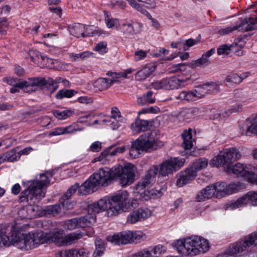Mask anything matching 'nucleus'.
<instances>
[{
    "instance_id": "obj_20",
    "label": "nucleus",
    "mask_w": 257,
    "mask_h": 257,
    "mask_svg": "<svg viewBox=\"0 0 257 257\" xmlns=\"http://www.w3.org/2000/svg\"><path fill=\"white\" fill-rule=\"evenodd\" d=\"M24 237L28 250L37 247L45 241L42 232L29 233L24 235Z\"/></svg>"
},
{
    "instance_id": "obj_37",
    "label": "nucleus",
    "mask_w": 257,
    "mask_h": 257,
    "mask_svg": "<svg viewBox=\"0 0 257 257\" xmlns=\"http://www.w3.org/2000/svg\"><path fill=\"white\" fill-rule=\"evenodd\" d=\"M210 64V61L207 58L205 55H202V57L196 60L192 61L189 66L192 68H195L201 66H207Z\"/></svg>"
},
{
    "instance_id": "obj_59",
    "label": "nucleus",
    "mask_w": 257,
    "mask_h": 257,
    "mask_svg": "<svg viewBox=\"0 0 257 257\" xmlns=\"http://www.w3.org/2000/svg\"><path fill=\"white\" fill-rule=\"evenodd\" d=\"M231 113H230V111H229V109L228 110L224 111L222 112L216 111L214 113V118L215 119H221L222 118L228 117Z\"/></svg>"
},
{
    "instance_id": "obj_23",
    "label": "nucleus",
    "mask_w": 257,
    "mask_h": 257,
    "mask_svg": "<svg viewBox=\"0 0 257 257\" xmlns=\"http://www.w3.org/2000/svg\"><path fill=\"white\" fill-rule=\"evenodd\" d=\"M130 231H123L115 233L107 237L108 241L115 245H120L131 243Z\"/></svg>"
},
{
    "instance_id": "obj_8",
    "label": "nucleus",
    "mask_w": 257,
    "mask_h": 257,
    "mask_svg": "<svg viewBox=\"0 0 257 257\" xmlns=\"http://www.w3.org/2000/svg\"><path fill=\"white\" fill-rule=\"evenodd\" d=\"M136 170V167L130 163L123 167L120 165L114 167L115 179H119L121 186L129 185L135 181Z\"/></svg>"
},
{
    "instance_id": "obj_16",
    "label": "nucleus",
    "mask_w": 257,
    "mask_h": 257,
    "mask_svg": "<svg viewBox=\"0 0 257 257\" xmlns=\"http://www.w3.org/2000/svg\"><path fill=\"white\" fill-rule=\"evenodd\" d=\"M250 202L253 206H257V191H249L232 202L230 205L231 209L242 207Z\"/></svg>"
},
{
    "instance_id": "obj_58",
    "label": "nucleus",
    "mask_w": 257,
    "mask_h": 257,
    "mask_svg": "<svg viewBox=\"0 0 257 257\" xmlns=\"http://www.w3.org/2000/svg\"><path fill=\"white\" fill-rule=\"evenodd\" d=\"M234 96L236 98L242 100L246 97L247 93L243 89H237L234 90Z\"/></svg>"
},
{
    "instance_id": "obj_18",
    "label": "nucleus",
    "mask_w": 257,
    "mask_h": 257,
    "mask_svg": "<svg viewBox=\"0 0 257 257\" xmlns=\"http://www.w3.org/2000/svg\"><path fill=\"white\" fill-rule=\"evenodd\" d=\"M215 192V196L217 198H221L228 194H231L237 189L236 185H227L225 182H216L212 184Z\"/></svg>"
},
{
    "instance_id": "obj_40",
    "label": "nucleus",
    "mask_w": 257,
    "mask_h": 257,
    "mask_svg": "<svg viewBox=\"0 0 257 257\" xmlns=\"http://www.w3.org/2000/svg\"><path fill=\"white\" fill-rule=\"evenodd\" d=\"M76 93H77V91L73 89H62L57 92L56 97L57 99H59L64 97L70 98Z\"/></svg>"
},
{
    "instance_id": "obj_49",
    "label": "nucleus",
    "mask_w": 257,
    "mask_h": 257,
    "mask_svg": "<svg viewBox=\"0 0 257 257\" xmlns=\"http://www.w3.org/2000/svg\"><path fill=\"white\" fill-rule=\"evenodd\" d=\"M108 118V119H104L102 120L103 123H110L109 125L111 126V128L113 130H117L118 127H119L121 125L120 123L122 122L123 120H121V118Z\"/></svg>"
},
{
    "instance_id": "obj_12",
    "label": "nucleus",
    "mask_w": 257,
    "mask_h": 257,
    "mask_svg": "<svg viewBox=\"0 0 257 257\" xmlns=\"http://www.w3.org/2000/svg\"><path fill=\"white\" fill-rule=\"evenodd\" d=\"M185 83L184 80H180L176 77H172L156 81L152 83L151 86L152 88L156 90H171L184 86Z\"/></svg>"
},
{
    "instance_id": "obj_24",
    "label": "nucleus",
    "mask_w": 257,
    "mask_h": 257,
    "mask_svg": "<svg viewBox=\"0 0 257 257\" xmlns=\"http://www.w3.org/2000/svg\"><path fill=\"white\" fill-rule=\"evenodd\" d=\"M143 26L140 22L126 23L122 25L121 29L123 34L130 36L140 33Z\"/></svg>"
},
{
    "instance_id": "obj_48",
    "label": "nucleus",
    "mask_w": 257,
    "mask_h": 257,
    "mask_svg": "<svg viewBox=\"0 0 257 257\" xmlns=\"http://www.w3.org/2000/svg\"><path fill=\"white\" fill-rule=\"evenodd\" d=\"M149 248L153 254V257H157L166 251L164 246L161 244L149 246Z\"/></svg>"
},
{
    "instance_id": "obj_13",
    "label": "nucleus",
    "mask_w": 257,
    "mask_h": 257,
    "mask_svg": "<svg viewBox=\"0 0 257 257\" xmlns=\"http://www.w3.org/2000/svg\"><path fill=\"white\" fill-rule=\"evenodd\" d=\"M62 82V78L61 77H57L55 80H53L50 77H48L47 79L42 78H34L30 80L28 82H24L23 85H37L38 87L46 86L48 89L51 91V93L54 92L58 88V83Z\"/></svg>"
},
{
    "instance_id": "obj_63",
    "label": "nucleus",
    "mask_w": 257,
    "mask_h": 257,
    "mask_svg": "<svg viewBox=\"0 0 257 257\" xmlns=\"http://www.w3.org/2000/svg\"><path fill=\"white\" fill-rule=\"evenodd\" d=\"M111 118H121V120L124 119L121 116L120 113L116 107H112L111 109Z\"/></svg>"
},
{
    "instance_id": "obj_1",
    "label": "nucleus",
    "mask_w": 257,
    "mask_h": 257,
    "mask_svg": "<svg viewBox=\"0 0 257 257\" xmlns=\"http://www.w3.org/2000/svg\"><path fill=\"white\" fill-rule=\"evenodd\" d=\"M132 205L128 199V194L125 191L118 192L111 196L108 203L105 200L100 199L88 205V214L77 217L79 227L90 226L95 223V214L100 211L106 210L107 216H116L122 212H126L131 210Z\"/></svg>"
},
{
    "instance_id": "obj_15",
    "label": "nucleus",
    "mask_w": 257,
    "mask_h": 257,
    "mask_svg": "<svg viewBox=\"0 0 257 257\" xmlns=\"http://www.w3.org/2000/svg\"><path fill=\"white\" fill-rule=\"evenodd\" d=\"M30 55L31 59L35 63H39L41 60L43 61L44 65H46L47 67L58 70L62 69V64L58 60L52 59L44 56H42L38 51H32L30 52Z\"/></svg>"
},
{
    "instance_id": "obj_51",
    "label": "nucleus",
    "mask_w": 257,
    "mask_h": 257,
    "mask_svg": "<svg viewBox=\"0 0 257 257\" xmlns=\"http://www.w3.org/2000/svg\"><path fill=\"white\" fill-rule=\"evenodd\" d=\"M99 31L92 26H85V32L83 35V38L86 37H91L98 34Z\"/></svg>"
},
{
    "instance_id": "obj_34",
    "label": "nucleus",
    "mask_w": 257,
    "mask_h": 257,
    "mask_svg": "<svg viewBox=\"0 0 257 257\" xmlns=\"http://www.w3.org/2000/svg\"><path fill=\"white\" fill-rule=\"evenodd\" d=\"M183 142L182 146L185 150H188L193 146L192 130L189 128L188 131L185 130L182 134Z\"/></svg>"
},
{
    "instance_id": "obj_45",
    "label": "nucleus",
    "mask_w": 257,
    "mask_h": 257,
    "mask_svg": "<svg viewBox=\"0 0 257 257\" xmlns=\"http://www.w3.org/2000/svg\"><path fill=\"white\" fill-rule=\"evenodd\" d=\"M63 227L69 230H73L79 228V226L77 217L66 220L64 223Z\"/></svg>"
},
{
    "instance_id": "obj_32",
    "label": "nucleus",
    "mask_w": 257,
    "mask_h": 257,
    "mask_svg": "<svg viewBox=\"0 0 257 257\" xmlns=\"http://www.w3.org/2000/svg\"><path fill=\"white\" fill-rule=\"evenodd\" d=\"M149 128V122L148 120L138 119L132 124V129L134 133L138 134L145 132Z\"/></svg>"
},
{
    "instance_id": "obj_50",
    "label": "nucleus",
    "mask_w": 257,
    "mask_h": 257,
    "mask_svg": "<svg viewBox=\"0 0 257 257\" xmlns=\"http://www.w3.org/2000/svg\"><path fill=\"white\" fill-rule=\"evenodd\" d=\"M131 257H153L149 247L140 250L133 254Z\"/></svg>"
},
{
    "instance_id": "obj_14",
    "label": "nucleus",
    "mask_w": 257,
    "mask_h": 257,
    "mask_svg": "<svg viewBox=\"0 0 257 257\" xmlns=\"http://www.w3.org/2000/svg\"><path fill=\"white\" fill-rule=\"evenodd\" d=\"M248 21L247 19H241L236 23L234 26L220 29L218 33L221 35H224L235 30L245 32L251 31L253 28L257 27L252 24H248Z\"/></svg>"
},
{
    "instance_id": "obj_4",
    "label": "nucleus",
    "mask_w": 257,
    "mask_h": 257,
    "mask_svg": "<svg viewBox=\"0 0 257 257\" xmlns=\"http://www.w3.org/2000/svg\"><path fill=\"white\" fill-rule=\"evenodd\" d=\"M172 246L180 254L196 255L207 251L209 248L208 241L199 236H192L175 241Z\"/></svg>"
},
{
    "instance_id": "obj_53",
    "label": "nucleus",
    "mask_w": 257,
    "mask_h": 257,
    "mask_svg": "<svg viewBox=\"0 0 257 257\" xmlns=\"http://www.w3.org/2000/svg\"><path fill=\"white\" fill-rule=\"evenodd\" d=\"M79 184L78 183L75 184L74 185L72 186L67 191L66 194L63 196L62 199H64V198L66 199H69L71 195L74 194L77 190H79L80 187ZM78 193V192H77ZM78 194L79 195V193ZM80 195H81L80 194Z\"/></svg>"
},
{
    "instance_id": "obj_43",
    "label": "nucleus",
    "mask_w": 257,
    "mask_h": 257,
    "mask_svg": "<svg viewBox=\"0 0 257 257\" xmlns=\"http://www.w3.org/2000/svg\"><path fill=\"white\" fill-rule=\"evenodd\" d=\"M177 98L188 101L194 100L196 98L193 90L182 91L179 93Z\"/></svg>"
},
{
    "instance_id": "obj_54",
    "label": "nucleus",
    "mask_w": 257,
    "mask_h": 257,
    "mask_svg": "<svg viewBox=\"0 0 257 257\" xmlns=\"http://www.w3.org/2000/svg\"><path fill=\"white\" fill-rule=\"evenodd\" d=\"M63 134H71L77 131H81L82 128H79L75 124L70 125L68 126L62 127Z\"/></svg>"
},
{
    "instance_id": "obj_52",
    "label": "nucleus",
    "mask_w": 257,
    "mask_h": 257,
    "mask_svg": "<svg viewBox=\"0 0 257 257\" xmlns=\"http://www.w3.org/2000/svg\"><path fill=\"white\" fill-rule=\"evenodd\" d=\"M53 114L59 119H64L70 117L72 115V112L70 110H55L53 111Z\"/></svg>"
},
{
    "instance_id": "obj_31",
    "label": "nucleus",
    "mask_w": 257,
    "mask_h": 257,
    "mask_svg": "<svg viewBox=\"0 0 257 257\" xmlns=\"http://www.w3.org/2000/svg\"><path fill=\"white\" fill-rule=\"evenodd\" d=\"M10 242L11 243V245H13L14 246H16L22 250H28L26 240L23 234L22 236L18 235L17 234L11 235Z\"/></svg>"
},
{
    "instance_id": "obj_21",
    "label": "nucleus",
    "mask_w": 257,
    "mask_h": 257,
    "mask_svg": "<svg viewBox=\"0 0 257 257\" xmlns=\"http://www.w3.org/2000/svg\"><path fill=\"white\" fill-rule=\"evenodd\" d=\"M252 168L250 165H244L238 163L234 166L227 167L225 171L229 173H232L242 177H248L252 173Z\"/></svg>"
},
{
    "instance_id": "obj_28",
    "label": "nucleus",
    "mask_w": 257,
    "mask_h": 257,
    "mask_svg": "<svg viewBox=\"0 0 257 257\" xmlns=\"http://www.w3.org/2000/svg\"><path fill=\"white\" fill-rule=\"evenodd\" d=\"M214 87H218V86L213 83L208 84H204L196 87L195 90H193L196 98H200L205 96L208 91L211 90Z\"/></svg>"
},
{
    "instance_id": "obj_7",
    "label": "nucleus",
    "mask_w": 257,
    "mask_h": 257,
    "mask_svg": "<svg viewBox=\"0 0 257 257\" xmlns=\"http://www.w3.org/2000/svg\"><path fill=\"white\" fill-rule=\"evenodd\" d=\"M240 157L241 154L238 150L235 148H231L220 152L211 160L210 164L216 167L223 166L226 169L231 166L233 161L239 159Z\"/></svg>"
},
{
    "instance_id": "obj_33",
    "label": "nucleus",
    "mask_w": 257,
    "mask_h": 257,
    "mask_svg": "<svg viewBox=\"0 0 257 257\" xmlns=\"http://www.w3.org/2000/svg\"><path fill=\"white\" fill-rule=\"evenodd\" d=\"M34 78H29L28 81H23L20 82H17L14 84V87H12L10 89V92L12 93L19 92L18 88L24 89V91L27 92H31L35 91V90L33 89V87L37 86V85H23L24 83L26 82H28L30 80L34 79Z\"/></svg>"
},
{
    "instance_id": "obj_19",
    "label": "nucleus",
    "mask_w": 257,
    "mask_h": 257,
    "mask_svg": "<svg viewBox=\"0 0 257 257\" xmlns=\"http://www.w3.org/2000/svg\"><path fill=\"white\" fill-rule=\"evenodd\" d=\"M199 114V108L190 107L183 108L176 115L177 119L182 122H189L193 120L195 116Z\"/></svg>"
},
{
    "instance_id": "obj_30",
    "label": "nucleus",
    "mask_w": 257,
    "mask_h": 257,
    "mask_svg": "<svg viewBox=\"0 0 257 257\" xmlns=\"http://www.w3.org/2000/svg\"><path fill=\"white\" fill-rule=\"evenodd\" d=\"M154 65H147L142 70L139 71L136 74L135 78L138 81H143L149 77L155 70Z\"/></svg>"
},
{
    "instance_id": "obj_41",
    "label": "nucleus",
    "mask_w": 257,
    "mask_h": 257,
    "mask_svg": "<svg viewBox=\"0 0 257 257\" xmlns=\"http://www.w3.org/2000/svg\"><path fill=\"white\" fill-rule=\"evenodd\" d=\"M10 238L11 236L6 231L0 230V248L10 246Z\"/></svg>"
},
{
    "instance_id": "obj_62",
    "label": "nucleus",
    "mask_w": 257,
    "mask_h": 257,
    "mask_svg": "<svg viewBox=\"0 0 257 257\" xmlns=\"http://www.w3.org/2000/svg\"><path fill=\"white\" fill-rule=\"evenodd\" d=\"M101 149V143L96 141L93 143L90 147V150L93 152H99Z\"/></svg>"
},
{
    "instance_id": "obj_2",
    "label": "nucleus",
    "mask_w": 257,
    "mask_h": 257,
    "mask_svg": "<svg viewBox=\"0 0 257 257\" xmlns=\"http://www.w3.org/2000/svg\"><path fill=\"white\" fill-rule=\"evenodd\" d=\"M50 176H52L50 173L41 174L36 179L29 181L28 188L21 193L20 202L30 206L39 202L45 196L43 188L50 184Z\"/></svg>"
},
{
    "instance_id": "obj_17",
    "label": "nucleus",
    "mask_w": 257,
    "mask_h": 257,
    "mask_svg": "<svg viewBox=\"0 0 257 257\" xmlns=\"http://www.w3.org/2000/svg\"><path fill=\"white\" fill-rule=\"evenodd\" d=\"M151 215V211L147 208H139L131 212L127 217V222L133 224L142 221Z\"/></svg>"
},
{
    "instance_id": "obj_57",
    "label": "nucleus",
    "mask_w": 257,
    "mask_h": 257,
    "mask_svg": "<svg viewBox=\"0 0 257 257\" xmlns=\"http://www.w3.org/2000/svg\"><path fill=\"white\" fill-rule=\"evenodd\" d=\"M96 248L93 254V257H100L103 252V244L99 243V241L95 242Z\"/></svg>"
},
{
    "instance_id": "obj_22",
    "label": "nucleus",
    "mask_w": 257,
    "mask_h": 257,
    "mask_svg": "<svg viewBox=\"0 0 257 257\" xmlns=\"http://www.w3.org/2000/svg\"><path fill=\"white\" fill-rule=\"evenodd\" d=\"M159 168L158 166L153 165L147 171L145 177L142 179L141 183H139L137 185V189H143L151 184L154 181L157 174L158 173Z\"/></svg>"
},
{
    "instance_id": "obj_9",
    "label": "nucleus",
    "mask_w": 257,
    "mask_h": 257,
    "mask_svg": "<svg viewBox=\"0 0 257 257\" xmlns=\"http://www.w3.org/2000/svg\"><path fill=\"white\" fill-rule=\"evenodd\" d=\"M257 243V232L252 233L241 240L232 244L226 251L229 255H234L241 253L254 244Z\"/></svg>"
},
{
    "instance_id": "obj_44",
    "label": "nucleus",
    "mask_w": 257,
    "mask_h": 257,
    "mask_svg": "<svg viewBox=\"0 0 257 257\" xmlns=\"http://www.w3.org/2000/svg\"><path fill=\"white\" fill-rule=\"evenodd\" d=\"M6 158L7 159V161L14 162L18 160L21 157V154L19 152H17L15 149H12L11 150L5 153Z\"/></svg>"
},
{
    "instance_id": "obj_64",
    "label": "nucleus",
    "mask_w": 257,
    "mask_h": 257,
    "mask_svg": "<svg viewBox=\"0 0 257 257\" xmlns=\"http://www.w3.org/2000/svg\"><path fill=\"white\" fill-rule=\"evenodd\" d=\"M248 133L257 135V121L253 122L250 126L247 127L246 133Z\"/></svg>"
},
{
    "instance_id": "obj_42",
    "label": "nucleus",
    "mask_w": 257,
    "mask_h": 257,
    "mask_svg": "<svg viewBox=\"0 0 257 257\" xmlns=\"http://www.w3.org/2000/svg\"><path fill=\"white\" fill-rule=\"evenodd\" d=\"M114 146H111L105 149L106 151H108V157L110 159L111 157L117 156L118 154L122 153L125 150V147L124 146H121L117 147L113 150H112Z\"/></svg>"
},
{
    "instance_id": "obj_26",
    "label": "nucleus",
    "mask_w": 257,
    "mask_h": 257,
    "mask_svg": "<svg viewBox=\"0 0 257 257\" xmlns=\"http://www.w3.org/2000/svg\"><path fill=\"white\" fill-rule=\"evenodd\" d=\"M215 192L212 184L207 186L198 193L196 197V201L201 202L210 199L213 196H215Z\"/></svg>"
},
{
    "instance_id": "obj_55",
    "label": "nucleus",
    "mask_w": 257,
    "mask_h": 257,
    "mask_svg": "<svg viewBox=\"0 0 257 257\" xmlns=\"http://www.w3.org/2000/svg\"><path fill=\"white\" fill-rule=\"evenodd\" d=\"M231 46L228 45H221L217 50L218 55H221L223 54L228 55L231 50Z\"/></svg>"
},
{
    "instance_id": "obj_39",
    "label": "nucleus",
    "mask_w": 257,
    "mask_h": 257,
    "mask_svg": "<svg viewBox=\"0 0 257 257\" xmlns=\"http://www.w3.org/2000/svg\"><path fill=\"white\" fill-rule=\"evenodd\" d=\"M224 82L227 86H232L233 84H238L241 83V79L239 75L236 73L231 74L226 76Z\"/></svg>"
},
{
    "instance_id": "obj_29",
    "label": "nucleus",
    "mask_w": 257,
    "mask_h": 257,
    "mask_svg": "<svg viewBox=\"0 0 257 257\" xmlns=\"http://www.w3.org/2000/svg\"><path fill=\"white\" fill-rule=\"evenodd\" d=\"M117 80L114 79H108L107 78H100L96 80L93 83L94 87L96 90L102 91L110 87Z\"/></svg>"
},
{
    "instance_id": "obj_56",
    "label": "nucleus",
    "mask_w": 257,
    "mask_h": 257,
    "mask_svg": "<svg viewBox=\"0 0 257 257\" xmlns=\"http://www.w3.org/2000/svg\"><path fill=\"white\" fill-rule=\"evenodd\" d=\"M108 151H106L105 149L103 151V152H101L100 156L96 157L94 158L93 160L94 162H96L97 161H102V163H104L105 161H107L108 160H109V158H108Z\"/></svg>"
},
{
    "instance_id": "obj_36",
    "label": "nucleus",
    "mask_w": 257,
    "mask_h": 257,
    "mask_svg": "<svg viewBox=\"0 0 257 257\" xmlns=\"http://www.w3.org/2000/svg\"><path fill=\"white\" fill-rule=\"evenodd\" d=\"M131 234L130 236V242L138 243H140L142 241L146 239V236L142 231H130Z\"/></svg>"
},
{
    "instance_id": "obj_25",
    "label": "nucleus",
    "mask_w": 257,
    "mask_h": 257,
    "mask_svg": "<svg viewBox=\"0 0 257 257\" xmlns=\"http://www.w3.org/2000/svg\"><path fill=\"white\" fill-rule=\"evenodd\" d=\"M88 251L84 249L62 250L56 254L57 257H88Z\"/></svg>"
},
{
    "instance_id": "obj_46",
    "label": "nucleus",
    "mask_w": 257,
    "mask_h": 257,
    "mask_svg": "<svg viewBox=\"0 0 257 257\" xmlns=\"http://www.w3.org/2000/svg\"><path fill=\"white\" fill-rule=\"evenodd\" d=\"M152 96L153 92L152 91H148L146 95L143 96L138 99V103L142 105L145 103H153L155 102V100Z\"/></svg>"
},
{
    "instance_id": "obj_11",
    "label": "nucleus",
    "mask_w": 257,
    "mask_h": 257,
    "mask_svg": "<svg viewBox=\"0 0 257 257\" xmlns=\"http://www.w3.org/2000/svg\"><path fill=\"white\" fill-rule=\"evenodd\" d=\"M184 159L174 158L166 160L159 165L158 167L159 176L162 177L168 176L174 172L180 169L184 164Z\"/></svg>"
},
{
    "instance_id": "obj_35",
    "label": "nucleus",
    "mask_w": 257,
    "mask_h": 257,
    "mask_svg": "<svg viewBox=\"0 0 257 257\" xmlns=\"http://www.w3.org/2000/svg\"><path fill=\"white\" fill-rule=\"evenodd\" d=\"M69 31L71 35L77 37H83L85 32V25L77 23L69 27Z\"/></svg>"
},
{
    "instance_id": "obj_3",
    "label": "nucleus",
    "mask_w": 257,
    "mask_h": 257,
    "mask_svg": "<svg viewBox=\"0 0 257 257\" xmlns=\"http://www.w3.org/2000/svg\"><path fill=\"white\" fill-rule=\"evenodd\" d=\"M114 167L100 169L83 183L78 190L80 195H87L95 191L99 186H107L115 179Z\"/></svg>"
},
{
    "instance_id": "obj_10",
    "label": "nucleus",
    "mask_w": 257,
    "mask_h": 257,
    "mask_svg": "<svg viewBox=\"0 0 257 257\" xmlns=\"http://www.w3.org/2000/svg\"><path fill=\"white\" fill-rule=\"evenodd\" d=\"M63 233L62 230H55L50 234V239L57 246H63L70 245L82 237L80 233H71L65 236H63Z\"/></svg>"
},
{
    "instance_id": "obj_47",
    "label": "nucleus",
    "mask_w": 257,
    "mask_h": 257,
    "mask_svg": "<svg viewBox=\"0 0 257 257\" xmlns=\"http://www.w3.org/2000/svg\"><path fill=\"white\" fill-rule=\"evenodd\" d=\"M106 16L105 17V21L107 25V27L108 28H117L119 25V21L117 19H113L110 18L108 15L107 13L104 12Z\"/></svg>"
},
{
    "instance_id": "obj_6",
    "label": "nucleus",
    "mask_w": 257,
    "mask_h": 257,
    "mask_svg": "<svg viewBox=\"0 0 257 257\" xmlns=\"http://www.w3.org/2000/svg\"><path fill=\"white\" fill-rule=\"evenodd\" d=\"M207 165L208 161L205 158L196 160L191 167L179 174L176 181L177 186L181 187L188 183L196 177L197 171L205 168Z\"/></svg>"
},
{
    "instance_id": "obj_27",
    "label": "nucleus",
    "mask_w": 257,
    "mask_h": 257,
    "mask_svg": "<svg viewBox=\"0 0 257 257\" xmlns=\"http://www.w3.org/2000/svg\"><path fill=\"white\" fill-rule=\"evenodd\" d=\"M128 4L131 6L132 7L137 10L138 12H141L143 15L150 17V19L151 20L152 26L158 29L160 27L159 22L155 19L151 18L150 13H149L145 9H144L139 4L137 3L136 0H126Z\"/></svg>"
},
{
    "instance_id": "obj_61",
    "label": "nucleus",
    "mask_w": 257,
    "mask_h": 257,
    "mask_svg": "<svg viewBox=\"0 0 257 257\" xmlns=\"http://www.w3.org/2000/svg\"><path fill=\"white\" fill-rule=\"evenodd\" d=\"M135 60L139 61L145 58L147 56V53L146 51L141 50L139 51H136L135 52Z\"/></svg>"
},
{
    "instance_id": "obj_38",
    "label": "nucleus",
    "mask_w": 257,
    "mask_h": 257,
    "mask_svg": "<svg viewBox=\"0 0 257 257\" xmlns=\"http://www.w3.org/2000/svg\"><path fill=\"white\" fill-rule=\"evenodd\" d=\"M61 204H56L54 205H50L47 207L45 209V212L46 215L51 216H56L61 212Z\"/></svg>"
},
{
    "instance_id": "obj_5",
    "label": "nucleus",
    "mask_w": 257,
    "mask_h": 257,
    "mask_svg": "<svg viewBox=\"0 0 257 257\" xmlns=\"http://www.w3.org/2000/svg\"><path fill=\"white\" fill-rule=\"evenodd\" d=\"M162 146V142L158 141L156 131L147 132L132 142L129 149L130 156L135 159L139 157L140 151L148 152L150 149H157Z\"/></svg>"
},
{
    "instance_id": "obj_60",
    "label": "nucleus",
    "mask_w": 257,
    "mask_h": 257,
    "mask_svg": "<svg viewBox=\"0 0 257 257\" xmlns=\"http://www.w3.org/2000/svg\"><path fill=\"white\" fill-rule=\"evenodd\" d=\"M68 199H66L65 198L62 199L63 201H62V204L61 205L64 208L68 210L72 209L75 204L74 202H70Z\"/></svg>"
}]
</instances>
